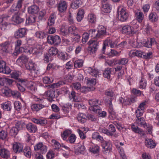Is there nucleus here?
Masks as SVG:
<instances>
[{
    "label": "nucleus",
    "mask_w": 159,
    "mask_h": 159,
    "mask_svg": "<svg viewBox=\"0 0 159 159\" xmlns=\"http://www.w3.org/2000/svg\"><path fill=\"white\" fill-rule=\"evenodd\" d=\"M71 133V132L70 130H66L65 131L62 135V137H63V139L65 140L67 136L70 134Z\"/></svg>",
    "instance_id": "052dcab7"
},
{
    "label": "nucleus",
    "mask_w": 159,
    "mask_h": 159,
    "mask_svg": "<svg viewBox=\"0 0 159 159\" xmlns=\"http://www.w3.org/2000/svg\"><path fill=\"white\" fill-rule=\"evenodd\" d=\"M131 129L132 131L136 133L141 134L142 135L144 134L143 130L134 124L131 125Z\"/></svg>",
    "instance_id": "4be33fe9"
},
{
    "label": "nucleus",
    "mask_w": 159,
    "mask_h": 159,
    "mask_svg": "<svg viewBox=\"0 0 159 159\" xmlns=\"http://www.w3.org/2000/svg\"><path fill=\"white\" fill-rule=\"evenodd\" d=\"M84 11L83 9L79 10L77 14L76 19L78 21H80L84 16Z\"/></svg>",
    "instance_id": "cd10ccee"
},
{
    "label": "nucleus",
    "mask_w": 159,
    "mask_h": 159,
    "mask_svg": "<svg viewBox=\"0 0 159 159\" xmlns=\"http://www.w3.org/2000/svg\"><path fill=\"white\" fill-rule=\"evenodd\" d=\"M23 153L24 155L27 157L29 158L30 157L31 152L30 147L29 146H26L21 152Z\"/></svg>",
    "instance_id": "412c9836"
},
{
    "label": "nucleus",
    "mask_w": 159,
    "mask_h": 159,
    "mask_svg": "<svg viewBox=\"0 0 159 159\" xmlns=\"http://www.w3.org/2000/svg\"><path fill=\"white\" fill-rule=\"evenodd\" d=\"M88 44L90 46L89 50L92 52H95L98 49V43L94 40H92L89 41Z\"/></svg>",
    "instance_id": "1a4fd4ad"
},
{
    "label": "nucleus",
    "mask_w": 159,
    "mask_h": 159,
    "mask_svg": "<svg viewBox=\"0 0 159 159\" xmlns=\"http://www.w3.org/2000/svg\"><path fill=\"white\" fill-rule=\"evenodd\" d=\"M118 18L121 21H125L128 19L129 14L125 10L120 7L119 8L117 11Z\"/></svg>",
    "instance_id": "f03ea898"
},
{
    "label": "nucleus",
    "mask_w": 159,
    "mask_h": 159,
    "mask_svg": "<svg viewBox=\"0 0 159 159\" xmlns=\"http://www.w3.org/2000/svg\"><path fill=\"white\" fill-rule=\"evenodd\" d=\"M43 83L46 84H50L52 81H51L49 78L47 76L43 77Z\"/></svg>",
    "instance_id": "0e129e2a"
},
{
    "label": "nucleus",
    "mask_w": 159,
    "mask_h": 159,
    "mask_svg": "<svg viewBox=\"0 0 159 159\" xmlns=\"http://www.w3.org/2000/svg\"><path fill=\"white\" fill-rule=\"evenodd\" d=\"M81 5V2L79 0H76L72 3L71 7L74 9H77Z\"/></svg>",
    "instance_id": "ea45409f"
},
{
    "label": "nucleus",
    "mask_w": 159,
    "mask_h": 159,
    "mask_svg": "<svg viewBox=\"0 0 159 159\" xmlns=\"http://www.w3.org/2000/svg\"><path fill=\"white\" fill-rule=\"evenodd\" d=\"M83 65V62L79 61H75L74 63V66L75 67H78L79 68L81 67Z\"/></svg>",
    "instance_id": "e2e57ef3"
},
{
    "label": "nucleus",
    "mask_w": 159,
    "mask_h": 159,
    "mask_svg": "<svg viewBox=\"0 0 159 159\" xmlns=\"http://www.w3.org/2000/svg\"><path fill=\"white\" fill-rule=\"evenodd\" d=\"M58 50L55 47H52L49 50L48 52L51 56L56 55L58 53Z\"/></svg>",
    "instance_id": "2f4dec72"
},
{
    "label": "nucleus",
    "mask_w": 159,
    "mask_h": 159,
    "mask_svg": "<svg viewBox=\"0 0 159 159\" xmlns=\"http://www.w3.org/2000/svg\"><path fill=\"white\" fill-rule=\"evenodd\" d=\"M122 32L123 34L129 35L133 34L135 33L134 28L129 25L124 26L122 28Z\"/></svg>",
    "instance_id": "6e6552de"
},
{
    "label": "nucleus",
    "mask_w": 159,
    "mask_h": 159,
    "mask_svg": "<svg viewBox=\"0 0 159 159\" xmlns=\"http://www.w3.org/2000/svg\"><path fill=\"white\" fill-rule=\"evenodd\" d=\"M2 94L4 96L10 97L11 96L13 97L19 98L20 97V93L17 91H12L8 87L5 86L1 90Z\"/></svg>",
    "instance_id": "f257e3e1"
},
{
    "label": "nucleus",
    "mask_w": 159,
    "mask_h": 159,
    "mask_svg": "<svg viewBox=\"0 0 159 159\" xmlns=\"http://www.w3.org/2000/svg\"><path fill=\"white\" fill-rule=\"evenodd\" d=\"M105 94L111 97H113L114 93L111 90L108 89L106 91Z\"/></svg>",
    "instance_id": "69168bd1"
},
{
    "label": "nucleus",
    "mask_w": 159,
    "mask_h": 159,
    "mask_svg": "<svg viewBox=\"0 0 159 159\" xmlns=\"http://www.w3.org/2000/svg\"><path fill=\"white\" fill-rule=\"evenodd\" d=\"M12 20L15 23L19 24L24 20L25 18H23L22 15L19 13L18 11L15 12L12 17Z\"/></svg>",
    "instance_id": "0eeeda50"
},
{
    "label": "nucleus",
    "mask_w": 159,
    "mask_h": 159,
    "mask_svg": "<svg viewBox=\"0 0 159 159\" xmlns=\"http://www.w3.org/2000/svg\"><path fill=\"white\" fill-rule=\"evenodd\" d=\"M34 149L35 151L40 150L41 152L43 154L46 152L47 147L43 145L42 143H39L34 146Z\"/></svg>",
    "instance_id": "f8f14e48"
},
{
    "label": "nucleus",
    "mask_w": 159,
    "mask_h": 159,
    "mask_svg": "<svg viewBox=\"0 0 159 159\" xmlns=\"http://www.w3.org/2000/svg\"><path fill=\"white\" fill-rule=\"evenodd\" d=\"M55 91L54 90L52 89L51 90L48 91L47 93V96L49 97L51 100H52V99L55 98Z\"/></svg>",
    "instance_id": "49530a36"
},
{
    "label": "nucleus",
    "mask_w": 159,
    "mask_h": 159,
    "mask_svg": "<svg viewBox=\"0 0 159 159\" xmlns=\"http://www.w3.org/2000/svg\"><path fill=\"white\" fill-rule=\"evenodd\" d=\"M76 136L74 134H71L68 140L71 143H73L75 142L76 139Z\"/></svg>",
    "instance_id": "680f3d73"
},
{
    "label": "nucleus",
    "mask_w": 159,
    "mask_h": 159,
    "mask_svg": "<svg viewBox=\"0 0 159 159\" xmlns=\"http://www.w3.org/2000/svg\"><path fill=\"white\" fill-rule=\"evenodd\" d=\"M7 136V132L4 130H2L0 131V139L4 140L6 139Z\"/></svg>",
    "instance_id": "de8ad7c7"
},
{
    "label": "nucleus",
    "mask_w": 159,
    "mask_h": 159,
    "mask_svg": "<svg viewBox=\"0 0 159 159\" xmlns=\"http://www.w3.org/2000/svg\"><path fill=\"white\" fill-rule=\"evenodd\" d=\"M18 49H16L14 54L15 56H17L20 52H25V49L23 47H19Z\"/></svg>",
    "instance_id": "8fccbe9b"
},
{
    "label": "nucleus",
    "mask_w": 159,
    "mask_h": 159,
    "mask_svg": "<svg viewBox=\"0 0 159 159\" xmlns=\"http://www.w3.org/2000/svg\"><path fill=\"white\" fill-rule=\"evenodd\" d=\"M89 109L94 112L97 113H100V110H101V109L100 108V107L98 105H96L93 107H90Z\"/></svg>",
    "instance_id": "79ce46f5"
},
{
    "label": "nucleus",
    "mask_w": 159,
    "mask_h": 159,
    "mask_svg": "<svg viewBox=\"0 0 159 159\" xmlns=\"http://www.w3.org/2000/svg\"><path fill=\"white\" fill-rule=\"evenodd\" d=\"M25 124L23 122L18 121L16 124V127H17L19 130H20L25 126Z\"/></svg>",
    "instance_id": "5fc2aeb1"
},
{
    "label": "nucleus",
    "mask_w": 159,
    "mask_h": 159,
    "mask_svg": "<svg viewBox=\"0 0 159 159\" xmlns=\"http://www.w3.org/2000/svg\"><path fill=\"white\" fill-rule=\"evenodd\" d=\"M19 82H20V83H17V86L19 90L21 92H24L25 90V87H26V82L24 80Z\"/></svg>",
    "instance_id": "b1692460"
},
{
    "label": "nucleus",
    "mask_w": 159,
    "mask_h": 159,
    "mask_svg": "<svg viewBox=\"0 0 159 159\" xmlns=\"http://www.w3.org/2000/svg\"><path fill=\"white\" fill-rule=\"evenodd\" d=\"M23 148V146L20 143H15L13 146V149L15 153L19 154L21 152Z\"/></svg>",
    "instance_id": "ddd939ff"
},
{
    "label": "nucleus",
    "mask_w": 159,
    "mask_h": 159,
    "mask_svg": "<svg viewBox=\"0 0 159 159\" xmlns=\"http://www.w3.org/2000/svg\"><path fill=\"white\" fill-rule=\"evenodd\" d=\"M102 151L104 154L109 153L112 149V144L109 142L105 141L102 145Z\"/></svg>",
    "instance_id": "9d476101"
},
{
    "label": "nucleus",
    "mask_w": 159,
    "mask_h": 159,
    "mask_svg": "<svg viewBox=\"0 0 159 159\" xmlns=\"http://www.w3.org/2000/svg\"><path fill=\"white\" fill-rule=\"evenodd\" d=\"M19 75L18 73L14 72L12 74V76L13 78L16 80V81L17 82H19L23 80L19 78Z\"/></svg>",
    "instance_id": "603ef678"
},
{
    "label": "nucleus",
    "mask_w": 159,
    "mask_h": 159,
    "mask_svg": "<svg viewBox=\"0 0 159 159\" xmlns=\"http://www.w3.org/2000/svg\"><path fill=\"white\" fill-rule=\"evenodd\" d=\"M145 143L146 146L150 148H154L156 145V143L151 139H146Z\"/></svg>",
    "instance_id": "6ab92c4d"
},
{
    "label": "nucleus",
    "mask_w": 159,
    "mask_h": 159,
    "mask_svg": "<svg viewBox=\"0 0 159 159\" xmlns=\"http://www.w3.org/2000/svg\"><path fill=\"white\" fill-rule=\"evenodd\" d=\"M0 155L2 158L7 159L10 157L9 152L7 149H0Z\"/></svg>",
    "instance_id": "f3484780"
},
{
    "label": "nucleus",
    "mask_w": 159,
    "mask_h": 159,
    "mask_svg": "<svg viewBox=\"0 0 159 159\" xmlns=\"http://www.w3.org/2000/svg\"><path fill=\"white\" fill-rule=\"evenodd\" d=\"M136 122L139 125H143L145 124L143 117L138 118L136 120Z\"/></svg>",
    "instance_id": "3c124183"
},
{
    "label": "nucleus",
    "mask_w": 159,
    "mask_h": 159,
    "mask_svg": "<svg viewBox=\"0 0 159 159\" xmlns=\"http://www.w3.org/2000/svg\"><path fill=\"white\" fill-rule=\"evenodd\" d=\"M87 116L83 113H79L78 115L77 120L81 123H83L86 121Z\"/></svg>",
    "instance_id": "393cba45"
},
{
    "label": "nucleus",
    "mask_w": 159,
    "mask_h": 159,
    "mask_svg": "<svg viewBox=\"0 0 159 159\" xmlns=\"http://www.w3.org/2000/svg\"><path fill=\"white\" fill-rule=\"evenodd\" d=\"M132 54L134 56L141 57L142 58L143 52H142L140 51L137 50L135 52H132Z\"/></svg>",
    "instance_id": "864d4df0"
},
{
    "label": "nucleus",
    "mask_w": 159,
    "mask_h": 159,
    "mask_svg": "<svg viewBox=\"0 0 159 159\" xmlns=\"http://www.w3.org/2000/svg\"><path fill=\"white\" fill-rule=\"evenodd\" d=\"M35 65L32 60H30L25 64V67L27 69L30 71L35 70Z\"/></svg>",
    "instance_id": "a211bd4d"
},
{
    "label": "nucleus",
    "mask_w": 159,
    "mask_h": 159,
    "mask_svg": "<svg viewBox=\"0 0 159 159\" xmlns=\"http://www.w3.org/2000/svg\"><path fill=\"white\" fill-rule=\"evenodd\" d=\"M26 33V30L25 28H20L16 31L14 34V36L16 38H20L24 37Z\"/></svg>",
    "instance_id": "9b49d317"
},
{
    "label": "nucleus",
    "mask_w": 159,
    "mask_h": 159,
    "mask_svg": "<svg viewBox=\"0 0 159 159\" xmlns=\"http://www.w3.org/2000/svg\"><path fill=\"white\" fill-rule=\"evenodd\" d=\"M2 108L4 110L10 111L11 108L10 103L7 102L3 103L2 104Z\"/></svg>",
    "instance_id": "473e14b6"
},
{
    "label": "nucleus",
    "mask_w": 159,
    "mask_h": 159,
    "mask_svg": "<svg viewBox=\"0 0 159 159\" xmlns=\"http://www.w3.org/2000/svg\"><path fill=\"white\" fill-rule=\"evenodd\" d=\"M23 0H18L16 5L14 4L12 6L11 11L12 12L16 11L18 12V10L21 8L22 6V2Z\"/></svg>",
    "instance_id": "dca6fc26"
},
{
    "label": "nucleus",
    "mask_w": 159,
    "mask_h": 159,
    "mask_svg": "<svg viewBox=\"0 0 159 159\" xmlns=\"http://www.w3.org/2000/svg\"><path fill=\"white\" fill-rule=\"evenodd\" d=\"M47 40L49 43L55 45H58L61 41L60 37L58 35L54 36L52 35H49L48 36Z\"/></svg>",
    "instance_id": "7ed1b4c3"
},
{
    "label": "nucleus",
    "mask_w": 159,
    "mask_h": 159,
    "mask_svg": "<svg viewBox=\"0 0 159 159\" xmlns=\"http://www.w3.org/2000/svg\"><path fill=\"white\" fill-rule=\"evenodd\" d=\"M111 71V69L107 68L105 69L103 73V76L107 79H109L110 78V75Z\"/></svg>",
    "instance_id": "c85d7f7f"
},
{
    "label": "nucleus",
    "mask_w": 159,
    "mask_h": 159,
    "mask_svg": "<svg viewBox=\"0 0 159 159\" xmlns=\"http://www.w3.org/2000/svg\"><path fill=\"white\" fill-rule=\"evenodd\" d=\"M9 45V43L8 41H6L3 43L0 44V46L2 48L1 50L6 53L9 52L8 50Z\"/></svg>",
    "instance_id": "a878e982"
},
{
    "label": "nucleus",
    "mask_w": 159,
    "mask_h": 159,
    "mask_svg": "<svg viewBox=\"0 0 159 159\" xmlns=\"http://www.w3.org/2000/svg\"><path fill=\"white\" fill-rule=\"evenodd\" d=\"M59 58L63 60H65L67 59V54L62 52H61L58 54Z\"/></svg>",
    "instance_id": "c03bdc74"
},
{
    "label": "nucleus",
    "mask_w": 159,
    "mask_h": 159,
    "mask_svg": "<svg viewBox=\"0 0 159 159\" xmlns=\"http://www.w3.org/2000/svg\"><path fill=\"white\" fill-rule=\"evenodd\" d=\"M43 49L42 45L38 44L34 48L28 50L27 52L34 55L38 56L42 52Z\"/></svg>",
    "instance_id": "423d86ee"
},
{
    "label": "nucleus",
    "mask_w": 159,
    "mask_h": 159,
    "mask_svg": "<svg viewBox=\"0 0 159 159\" xmlns=\"http://www.w3.org/2000/svg\"><path fill=\"white\" fill-rule=\"evenodd\" d=\"M146 86V81L142 79L140 83V87L143 89L145 88Z\"/></svg>",
    "instance_id": "338daca9"
},
{
    "label": "nucleus",
    "mask_w": 159,
    "mask_h": 159,
    "mask_svg": "<svg viewBox=\"0 0 159 159\" xmlns=\"http://www.w3.org/2000/svg\"><path fill=\"white\" fill-rule=\"evenodd\" d=\"M97 30L95 29H92L89 30L88 31L89 34V36L93 38H99L98 35V32L96 31Z\"/></svg>",
    "instance_id": "c756f323"
},
{
    "label": "nucleus",
    "mask_w": 159,
    "mask_h": 159,
    "mask_svg": "<svg viewBox=\"0 0 159 159\" xmlns=\"http://www.w3.org/2000/svg\"><path fill=\"white\" fill-rule=\"evenodd\" d=\"M39 11V7L36 5H32L28 8V11L29 13L31 14H35Z\"/></svg>",
    "instance_id": "aec40b11"
},
{
    "label": "nucleus",
    "mask_w": 159,
    "mask_h": 159,
    "mask_svg": "<svg viewBox=\"0 0 159 159\" xmlns=\"http://www.w3.org/2000/svg\"><path fill=\"white\" fill-rule=\"evenodd\" d=\"M57 7L60 12H63L66 10L67 8L66 2L64 1H60L58 4Z\"/></svg>",
    "instance_id": "2eb2a0df"
},
{
    "label": "nucleus",
    "mask_w": 159,
    "mask_h": 159,
    "mask_svg": "<svg viewBox=\"0 0 159 159\" xmlns=\"http://www.w3.org/2000/svg\"><path fill=\"white\" fill-rule=\"evenodd\" d=\"M37 101L39 102V103L34 104L31 106V109L34 111H38L44 107L43 99L38 98Z\"/></svg>",
    "instance_id": "39448f33"
},
{
    "label": "nucleus",
    "mask_w": 159,
    "mask_h": 159,
    "mask_svg": "<svg viewBox=\"0 0 159 159\" xmlns=\"http://www.w3.org/2000/svg\"><path fill=\"white\" fill-rule=\"evenodd\" d=\"M14 107L16 110L19 111L21 107V103L19 101H16L14 103Z\"/></svg>",
    "instance_id": "a18cd8bd"
},
{
    "label": "nucleus",
    "mask_w": 159,
    "mask_h": 159,
    "mask_svg": "<svg viewBox=\"0 0 159 159\" xmlns=\"http://www.w3.org/2000/svg\"><path fill=\"white\" fill-rule=\"evenodd\" d=\"M46 13V11L44 10L40 11L39 12V19L40 20H42L45 15Z\"/></svg>",
    "instance_id": "774afa93"
},
{
    "label": "nucleus",
    "mask_w": 159,
    "mask_h": 159,
    "mask_svg": "<svg viewBox=\"0 0 159 159\" xmlns=\"http://www.w3.org/2000/svg\"><path fill=\"white\" fill-rule=\"evenodd\" d=\"M136 17L139 21H141L143 18V15L142 12L139 11L136 13Z\"/></svg>",
    "instance_id": "a19ab883"
},
{
    "label": "nucleus",
    "mask_w": 159,
    "mask_h": 159,
    "mask_svg": "<svg viewBox=\"0 0 159 159\" xmlns=\"http://www.w3.org/2000/svg\"><path fill=\"white\" fill-rule=\"evenodd\" d=\"M98 101L99 100H95L93 99L89 100V104L91 106V107H93L96 105L97 103H98L99 105H101L100 103H98Z\"/></svg>",
    "instance_id": "bf43d9fd"
},
{
    "label": "nucleus",
    "mask_w": 159,
    "mask_h": 159,
    "mask_svg": "<svg viewBox=\"0 0 159 159\" xmlns=\"http://www.w3.org/2000/svg\"><path fill=\"white\" fill-rule=\"evenodd\" d=\"M88 19L90 22L93 23L96 21V17L94 15L90 14L88 16Z\"/></svg>",
    "instance_id": "4d7b16f0"
},
{
    "label": "nucleus",
    "mask_w": 159,
    "mask_h": 159,
    "mask_svg": "<svg viewBox=\"0 0 159 159\" xmlns=\"http://www.w3.org/2000/svg\"><path fill=\"white\" fill-rule=\"evenodd\" d=\"M19 131V129L16 127H12L10 130V135L13 137H15Z\"/></svg>",
    "instance_id": "7c9ffc66"
},
{
    "label": "nucleus",
    "mask_w": 159,
    "mask_h": 159,
    "mask_svg": "<svg viewBox=\"0 0 159 159\" xmlns=\"http://www.w3.org/2000/svg\"><path fill=\"white\" fill-rule=\"evenodd\" d=\"M97 31L98 32V35L99 38L105 35L106 33V28L102 25H99L98 26Z\"/></svg>",
    "instance_id": "4468645a"
},
{
    "label": "nucleus",
    "mask_w": 159,
    "mask_h": 159,
    "mask_svg": "<svg viewBox=\"0 0 159 159\" xmlns=\"http://www.w3.org/2000/svg\"><path fill=\"white\" fill-rule=\"evenodd\" d=\"M111 10V9L109 4L106 3V4H104L102 5V10L104 12L106 13L109 12Z\"/></svg>",
    "instance_id": "bb28decb"
},
{
    "label": "nucleus",
    "mask_w": 159,
    "mask_h": 159,
    "mask_svg": "<svg viewBox=\"0 0 159 159\" xmlns=\"http://www.w3.org/2000/svg\"><path fill=\"white\" fill-rule=\"evenodd\" d=\"M11 71L9 67L6 66V62L3 60H0V73L8 74Z\"/></svg>",
    "instance_id": "20e7f679"
},
{
    "label": "nucleus",
    "mask_w": 159,
    "mask_h": 159,
    "mask_svg": "<svg viewBox=\"0 0 159 159\" xmlns=\"http://www.w3.org/2000/svg\"><path fill=\"white\" fill-rule=\"evenodd\" d=\"M143 110L137 109L136 111V116L137 118L141 117L140 116L143 115Z\"/></svg>",
    "instance_id": "13d9d810"
},
{
    "label": "nucleus",
    "mask_w": 159,
    "mask_h": 159,
    "mask_svg": "<svg viewBox=\"0 0 159 159\" xmlns=\"http://www.w3.org/2000/svg\"><path fill=\"white\" fill-rule=\"evenodd\" d=\"M52 143L55 146V149H58L61 147V144H60L59 143L55 140H52Z\"/></svg>",
    "instance_id": "6e6d98bb"
},
{
    "label": "nucleus",
    "mask_w": 159,
    "mask_h": 159,
    "mask_svg": "<svg viewBox=\"0 0 159 159\" xmlns=\"http://www.w3.org/2000/svg\"><path fill=\"white\" fill-rule=\"evenodd\" d=\"M92 138L93 139H99L98 140H100V141H102L103 140V137L100 136L98 132L94 133L92 134Z\"/></svg>",
    "instance_id": "e433bc0d"
},
{
    "label": "nucleus",
    "mask_w": 159,
    "mask_h": 159,
    "mask_svg": "<svg viewBox=\"0 0 159 159\" xmlns=\"http://www.w3.org/2000/svg\"><path fill=\"white\" fill-rule=\"evenodd\" d=\"M28 59L29 58L27 56H20L18 59L17 60L21 61L25 64L26 63L28 62Z\"/></svg>",
    "instance_id": "58836bf2"
},
{
    "label": "nucleus",
    "mask_w": 159,
    "mask_h": 159,
    "mask_svg": "<svg viewBox=\"0 0 159 159\" xmlns=\"http://www.w3.org/2000/svg\"><path fill=\"white\" fill-rule=\"evenodd\" d=\"M99 130L100 132L103 133L108 136H112V134L110 133V131L107 129L100 127Z\"/></svg>",
    "instance_id": "37998d69"
},
{
    "label": "nucleus",
    "mask_w": 159,
    "mask_h": 159,
    "mask_svg": "<svg viewBox=\"0 0 159 159\" xmlns=\"http://www.w3.org/2000/svg\"><path fill=\"white\" fill-rule=\"evenodd\" d=\"M35 35L37 37L40 39H43L44 38H46L47 36L46 34L41 31L36 32Z\"/></svg>",
    "instance_id": "f704fd0d"
},
{
    "label": "nucleus",
    "mask_w": 159,
    "mask_h": 159,
    "mask_svg": "<svg viewBox=\"0 0 159 159\" xmlns=\"http://www.w3.org/2000/svg\"><path fill=\"white\" fill-rule=\"evenodd\" d=\"M26 126L27 129L30 132L34 133L37 130L36 126L31 123L27 124Z\"/></svg>",
    "instance_id": "5701e85b"
},
{
    "label": "nucleus",
    "mask_w": 159,
    "mask_h": 159,
    "mask_svg": "<svg viewBox=\"0 0 159 159\" xmlns=\"http://www.w3.org/2000/svg\"><path fill=\"white\" fill-rule=\"evenodd\" d=\"M128 60L126 58H123L118 60V64L125 65L128 62Z\"/></svg>",
    "instance_id": "09e8293b"
},
{
    "label": "nucleus",
    "mask_w": 159,
    "mask_h": 159,
    "mask_svg": "<svg viewBox=\"0 0 159 159\" xmlns=\"http://www.w3.org/2000/svg\"><path fill=\"white\" fill-rule=\"evenodd\" d=\"M35 17L34 16H30L26 18V24H29L35 22Z\"/></svg>",
    "instance_id": "c9c22d12"
},
{
    "label": "nucleus",
    "mask_w": 159,
    "mask_h": 159,
    "mask_svg": "<svg viewBox=\"0 0 159 159\" xmlns=\"http://www.w3.org/2000/svg\"><path fill=\"white\" fill-rule=\"evenodd\" d=\"M157 16L155 13L152 12L149 16V19L152 22H155L157 20Z\"/></svg>",
    "instance_id": "72a5a7b5"
},
{
    "label": "nucleus",
    "mask_w": 159,
    "mask_h": 159,
    "mask_svg": "<svg viewBox=\"0 0 159 159\" xmlns=\"http://www.w3.org/2000/svg\"><path fill=\"white\" fill-rule=\"evenodd\" d=\"M55 16L54 15H51L50 16L48 22V25L49 26H51L53 25L54 22Z\"/></svg>",
    "instance_id": "4c0bfd02"
}]
</instances>
